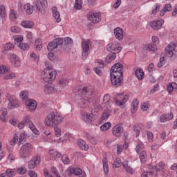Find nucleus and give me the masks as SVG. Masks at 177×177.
Masks as SVG:
<instances>
[{"mask_svg":"<svg viewBox=\"0 0 177 177\" xmlns=\"http://www.w3.org/2000/svg\"><path fill=\"white\" fill-rule=\"evenodd\" d=\"M63 122V118H62L57 113H50L45 119L44 124L47 127H57Z\"/></svg>","mask_w":177,"mask_h":177,"instance_id":"1","label":"nucleus"},{"mask_svg":"<svg viewBox=\"0 0 177 177\" xmlns=\"http://www.w3.org/2000/svg\"><path fill=\"white\" fill-rule=\"evenodd\" d=\"M32 8L37 13L44 15L48 8V1L46 0H37L33 3Z\"/></svg>","mask_w":177,"mask_h":177,"instance_id":"2","label":"nucleus"},{"mask_svg":"<svg viewBox=\"0 0 177 177\" xmlns=\"http://www.w3.org/2000/svg\"><path fill=\"white\" fill-rule=\"evenodd\" d=\"M34 147L30 143L24 144L19 150V157L20 158H28L32 153Z\"/></svg>","mask_w":177,"mask_h":177,"instance_id":"3","label":"nucleus"},{"mask_svg":"<svg viewBox=\"0 0 177 177\" xmlns=\"http://www.w3.org/2000/svg\"><path fill=\"white\" fill-rule=\"evenodd\" d=\"M56 71L44 70L41 74V82H53L56 80Z\"/></svg>","mask_w":177,"mask_h":177,"instance_id":"4","label":"nucleus"},{"mask_svg":"<svg viewBox=\"0 0 177 177\" xmlns=\"http://www.w3.org/2000/svg\"><path fill=\"white\" fill-rule=\"evenodd\" d=\"M92 45V41L89 39H82V59L83 60H86L88 56H89V48Z\"/></svg>","mask_w":177,"mask_h":177,"instance_id":"5","label":"nucleus"},{"mask_svg":"<svg viewBox=\"0 0 177 177\" xmlns=\"http://www.w3.org/2000/svg\"><path fill=\"white\" fill-rule=\"evenodd\" d=\"M111 84L113 88H120L124 84V75H110Z\"/></svg>","mask_w":177,"mask_h":177,"instance_id":"6","label":"nucleus"},{"mask_svg":"<svg viewBox=\"0 0 177 177\" xmlns=\"http://www.w3.org/2000/svg\"><path fill=\"white\" fill-rule=\"evenodd\" d=\"M176 45L174 44H169L165 48V55L170 57L171 60H176L177 57Z\"/></svg>","mask_w":177,"mask_h":177,"instance_id":"7","label":"nucleus"},{"mask_svg":"<svg viewBox=\"0 0 177 177\" xmlns=\"http://www.w3.org/2000/svg\"><path fill=\"white\" fill-rule=\"evenodd\" d=\"M124 66L120 63L115 64L111 68L110 75H124Z\"/></svg>","mask_w":177,"mask_h":177,"instance_id":"8","label":"nucleus"},{"mask_svg":"<svg viewBox=\"0 0 177 177\" xmlns=\"http://www.w3.org/2000/svg\"><path fill=\"white\" fill-rule=\"evenodd\" d=\"M93 102L91 97H86V96H80L78 100V104L81 109H86L89 107V104Z\"/></svg>","mask_w":177,"mask_h":177,"instance_id":"9","label":"nucleus"},{"mask_svg":"<svg viewBox=\"0 0 177 177\" xmlns=\"http://www.w3.org/2000/svg\"><path fill=\"white\" fill-rule=\"evenodd\" d=\"M41 164V156L35 155L32 157V159L28 162V167L29 169H34Z\"/></svg>","mask_w":177,"mask_h":177,"instance_id":"10","label":"nucleus"},{"mask_svg":"<svg viewBox=\"0 0 177 177\" xmlns=\"http://www.w3.org/2000/svg\"><path fill=\"white\" fill-rule=\"evenodd\" d=\"M106 49L109 52H112V53H120L122 50V47H121V44L119 43H110L106 46Z\"/></svg>","mask_w":177,"mask_h":177,"instance_id":"11","label":"nucleus"},{"mask_svg":"<svg viewBox=\"0 0 177 177\" xmlns=\"http://www.w3.org/2000/svg\"><path fill=\"white\" fill-rule=\"evenodd\" d=\"M88 20L94 24H97L100 21L101 16L97 12H90L88 17Z\"/></svg>","mask_w":177,"mask_h":177,"instance_id":"12","label":"nucleus"},{"mask_svg":"<svg viewBox=\"0 0 177 177\" xmlns=\"http://www.w3.org/2000/svg\"><path fill=\"white\" fill-rule=\"evenodd\" d=\"M122 132H124V128L122 127H121V124H116L112 129V133L116 138H120V136H121V133H122Z\"/></svg>","mask_w":177,"mask_h":177,"instance_id":"13","label":"nucleus"},{"mask_svg":"<svg viewBox=\"0 0 177 177\" xmlns=\"http://www.w3.org/2000/svg\"><path fill=\"white\" fill-rule=\"evenodd\" d=\"M113 32L116 39H118V41L124 39V31H122L121 28L117 27L114 29Z\"/></svg>","mask_w":177,"mask_h":177,"instance_id":"14","label":"nucleus"},{"mask_svg":"<svg viewBox=\"0 0 177 177\" xmlns=\"http://www.w3.org/2000/svg\"><path fill=\"white\" fill-rule=\"evenodd\" d=\"M27 117H28L29 120L28 122H26V124L29 127L30 129H31V131L33 132V133H35V135H38V133H39V131H38L37 127H35L34 123L31 122V116L28 115Z\"/></svg>","mask_w":177,"mask_h":177,"instance_id":"15","label":"nucleus"},{"mask_svg":"<svg viewBox=\"0 0 177 177\" xmlns=\"http://www.w3.org/2000/svg\"><path fill=\"white\" fill-rule=\"evenodd\" d=\"M62 157V153L59 151L51 149L49 151V158L51 160H55V158H60Z\"/></svg>","mask_w":177,"mask_h":177,"instance_id":"16","label":"nucleus"},{"mask_svg":"<svg viewBox=\"0 0 177 177\" xmlns=\"http://www.w3.org/2000/svg\"><path fill=\"white\" fill-rule=\"evenodd\" d=\"M52 13H53V16L55 19V20H56L57 23H60L62 21V19L60 18V12H59V11H57V7H53L52 8Z\"/></svg>","mask_w":177,"mask_h":177,"instance_id":"17","label":"nucleus"},{"mask_svg":"<svg viewBox=\"0 0 177 177\" xmlns=\"http://www.w3.org/2000/svg\"><path fill=\"white\" fill-rule=\"evenodd\" d=\"M26 106H28L29 110L34 111L37 109V101L29 99L26 102Z\"/></svg>","mask_w":177,"mask_h":177,"instance_id":"18","label":"nucleus"},{"mask_svg":"<svg viewBox=\"0 0 177 177\" xmlns=\"http://www.w3.org/2000/svg\"><path fill=\"white\" fill-rule=\"evenodd\" d=\"M16 169H8L6 171L5 173H3L0 175V177H13L16 175Z\"/></svg>","mask_w":177,"mask_h":177,"instance_id":"19","label":"nucleus"},{"mask_svg":"<svg viewBox=\"0 0 177 177\" xmlns=\"http://www.w3.org/2000/svg\"><path fill=\"white\" fill-rule=\"evenodd\" d=\"M165 163L163 162H159L156 166H151V169L154 170L155 174L160 172V171H163V169H165Z\"/></svg>","mask_w":177,"mask_h":177,"instance_id":"20","label":"nucleus"},{"mask_svg":"<svg viewBox=\"0 0 177 177\" xmlns=\"http://www.w3.org/2000/svg\"><path fill=\"white\" fill-rule=\"evenodd\" d=\"M10 60L15 67H20V60H19V57L16 54H11L10 55Z\"/></svg>","mask_w":177,"mask_h":177,"instance_id":"21","label":"nucleus"},{"mask_svg":"<svg viewBox=\"0 0 177 177\" xmlns=\"http://www.w3.org/2000/svg\"><path fill=\"white\" fill-rule=\"evenodd\" d=\"M174 118V113H170L169 114H163L160 118V122H167V121H171Z\"/></svg>","mask_w":177,"mask_h":177,"instance_id":"22","label":"nucleus"},{"mask_svg":"<svg viewBox=\"0 0 177 177\" xmlns=\"http://www.w3.org/2000/svg\"><path fill=\"white\" fill-rule=\"evenodd\" d=\"M20 106V102L19 100L16 98H12L10 100L8 103V108L9 109H15V107H19Z\"/></svg>","mask_w":177,"mask_h":177,"instance_id":"23","label":"nucleus"},{"mask_svg":"<svg viewBox=\"0 0 177 177\" xmlns=\"http://www.w3.org/2000/svg\"><path fill=\"white\" fill-rule=\"evenodd\" d=\"M129 99V96L128 95H122V101H119L117 97L114 98V102L115 104H118V106H124L125 103H127V101Z\"/></svg>","mask_w":177,"mask_h":177,"instance_id":"24","label":"nucleus"},{"mask_svg":"<svg viewBox=\"0 0 177 177\" xmlns=\"http://www.w3.org/2000/svg\"><path fill=\"white\" fill-rule=\"evenodd\" d=\"M150 171H144L141 174V177H153L156 176L157 174L154 172V169L151 168V166L149 167Z\"/></svg>","mask_w":177,"mask_h":177,"instance_id":"25","label":"nucleus"},{"mask_svg":"<svg viewBox=\"0 0 177 177\" xmlns=\"http://www.w3.org/2000/svg\"><path fill=\"white\" fill-rule=\"evenodd\" d=\"M44 89L45 93H46L47 95H50V93H53L56 92V88H55L54 86L49 84L44 85Z\"/></svg>","mask_w":177,"mask_h":177,"instance_id":"26","label":"nucleus"},{"mask_svg":"<svg viewBox=\"0 0 177 177\" xmlns=\"http://www.w3.org/2000/svg\"><path fill=\"white\" fill-rule=\"evenodd\" d=\"M150 24H151V28L153 30H160V28H161V27L162 26V24L160 21H151Z\"/></svg>","mask_w":177,"mask_h":177,"instance_id":"27","label":"nucleus"},{"mask_svg":"<svg viewBox=\"0 0 177 177\" xmlns=\"http://www.w3.org/2000/svg\"><path fill=\"white\" fill-rule=\"evenodd\" d=\"M77 143L82 150L86 151L89 149V147L88 146V145H86V142H85L84 140L80 139L77 140Z\"/></svg>","mask_w":177,"mask_h":177,"instance_id":"28","label":"nucleus"},{"mask_svg":"<svg viewBox=\"0 0 177 177\" xmlns=\"http://www.w3.org/2000/svg\"><path fill=\"white\" fill-rule=\"evenodd\" d=\"M171 10H172V6L169 3L165 4L164 8L160 12V16H164L166 12H171Z\"/></svg>","mask_w":177,"mask_h":177,"instance_id":"29","label":"nucleus"},{"mask_svg":"<svg viewBox=\"0 0 177 177\" xmlns=\"http://www.w3.org/2000/svg\"><path fill=\"white\" fill-rule=\"evenodd\" d=\"M138 106H139V101H138L137 99L133 100L131 103V110L132 114H135V113L138 111Z\"/></svg>","mask_w":177,"mask_h":177,"instance_id":"30","label":"nucleus"},{"mask_svg":"<svg viewBox=\"0 0 177 177\" xmlns=\"http://www.w3.org/2000/svg\"><path fill=\"white\" fill-rule=\"evenodd\" d=\"M102 164L104 172L106 175H107V174H109V160H107V158H103Z\"/></svg>","mask_w":177,"mask_h":177,"instance_id":"31","label":"nucleus"},{"mask_svg":"<svg viewBox=\"0 0 177 177\" xmlns=\"http://www.w3.org/2000/svg\"><path fill=\"white\" fill-rule=\"evenodd\" d=\"M24 9L28 15H32V12H34V8L30 3L25 4L24 6Z\"/></svg>","mask_w":177,"mask_h":177,"instance_id":"32","label":"nucleus"},{"mask_svg":"<svg viewBox=\"0 0 177 177\" xmlns=\"http://www.w3.org/2000/svg\"><path fill=\"white\" fill-rule=\"evenodd\" d=\"M21 26L24 28H32L34 26V23L32 21H22Z\"/></svg>","mask_w":177,"mask_h":177,"instance_id":"33","label":"nucleus"},{"mask_svg":"<svg viewBox=\"0 0 177 177\" xmlns=\"http://www.w3.org/2000/svg\"><path fill=\"white\" fill-rule=\"evenodd\" d=\"M2 113L0 115V120L3 122H8V118H6V115H8V109H3L1 110Z\"/></svg>","mask_w":177,"mask_h":177,"instance_id":"34","label":"nucleus"},{"mask_svg":"<svg viewBox=\"0 0 177 177\" xmlns=\"http://www.w3.org/2000/svg\"><path fill=\"white\" fill-rule=\"evenodd\" d=\"M147 50H150V52H156L157 50V44L155 43H150L145 46Z\"/></svg>","mask_w":177,"mask_h":177,"instance_id":"35","label":"nucleus"},{"mask_svg":"<svg viewBox=\"0 0 177 177\" xmlns=\"http://www.w3.org/2000/svg\"><path fill=\"white\" fill-rule=\"evenodd\" d=\"M70 174H73L74 175H76V176H78L82 174V169L81 168H71L69 169Z\"/></svg>","mask_w":177,"mask_h":177,"instance_id":"36","label":"nucleus"},{"mask_svg":"<svg viewBox=\"0 0 177 177\" xmlns=\"http://www.w3.org/2000/svg\"><path fill=\"white\" fill-rule=\"evenodd\" d=\"M82 118L85 122H92V120L93 119L92 115L89 113H83L82 115Z\"/></svg>","mask_w":177,"mask_h":177,"instance_id":"37","label":"nucleus"},{"mask_svg":"<svg viewBox=\"0 0 177 177\" xmlns=\"http://www.w3.org/2000/svg\"><path fill=\"white\" fill-rule=\"evenodd\" d=\"M116 57H117V54H115V53L109 54L106 57V62L111 63V62H113V60H115Z\"/></svg>","mask_w":177,"mask_h":177,"instance_id":"38","label":"nucleus"},{"mask_svg":"<svg viewBox=\"0 0 177 177\" xmlns=\"http://www.w3.org/2000/svg\"><path fill=\"white\" fill-rule=\"evenodd\" d=\"M29 119L28 116H26L24 120L18 124V128L19 129H23L26 125H27V122H28Z\"/></svg>","mask_w":177,"mask_h":177,"instance_id":"39","label":"nucleus"},{"mask_svg":"<svg viewBox=\"0 0 177 177\" xmlns=\"http://www.w3.org/2000/svg\"><path fill=\"white\" fill-rule=\"evenodd\" d=\"M136 76L138 80H143L145 77V72L142 69H137L135 72Z\"/></svg>","mask_w":177,"mask_h":177,"instance_id":"40","label":"nucleus"},{"mask_svg":"<svg viewBox=\"0 0 177 177\" xmlns=\"http://www.w3.org/2000/svg\"><path fill=\"white\" fill-rule=\"evenodd\" d=\"M35 46L37 50H41L42 49V39L39 38L36 39Z\"/></svg>","mask_w":177,"mask_h":177,"instance_id":"41","label":"nucleus"},{"mask_svg":"<svg viewBox=\"0 0 177 177\" xmlns=\"http://www.w3.org/2000/svg\"><path fill=\"white\" fill-rule=\"evenodd\" d=\"M56 48H57V44H56L54 41H50L47 46V49L49 52H52V50L56 49Z\"/></svg>","mask_w":177,"mask_h":177,"instance_id":"42","label":"nucleus"},{"mask_svg":"<svg viewBox=\"0 0 177 177\" xmlns=\"http://www.w3.org/2000/svg\"><path fill=\"white\" fill-rule=\"evenodd\" d=\"M111 127V123L107 122L100 127V130L103 131H108V129H110Z\"/></svg>","mask_w":177,"mask_h":177,"instance_id":"43","label":"nucleus"},{"mask_svg":"<svg viewBox=\"0 0 177 177\" xmlns=\"http://www.w3.org/2000/svg\"><path fill=\"white\" fill-rule=\"evenodd\" d=\"M147 157V153H146V151H142L140 152V160L141 162H146Z\"/></svg>","mask_w":177,"mask_h":177,"instance_id":"44","label":"nucleus"},{"mask_svg":"<svg viewBox=\"0 0 177 177\" xmlns=\"http://www.w3.org/2000/svg\"><path fill=\"white\" fill-rule=\"evenodd\" d=\"M15 77H16V75L15 74V73H6L3 76V80H13Z\"/></svg>","mask_w":177,"mask_h":177,"instance_id":"45","label":"nucleus"},{"mask_svg":"<svg viewBox=\"0 0 177 177\" xmlns=\"http://www.w3.org/2000/svg\"><path fill=\"white\" fill-rule=\"evenodd\" d=\"M123 168H124L128 174H131V175L133 174V169L128 165V163H123Z\"/></svg>","mask_w":177,"mask_h":177,"instance_id":"46","label":"nucleus"},{"mask_svg":"<svg viewBox=\"0 0 177 177\" xmlns=\"http://www.w3.org/2000/svg\"><path fill=\"white\" fill-rule=\"evenodd\" d=\"M15 48V44L7 43L3 46V50H12Z\"/></svg>","mask_w":177,"mask_h":177,"instance_id":"47","label":"nucleus"},{"mask_svg":"<svg viewBox=\"0 0 177 177\" xmlns=\"http://www.w3.org/2000/svg\"><path fill=\"white\" fill-rule=\"evenodd\" d=\"M82 0H75V8L78 10L82 9Z\"/></svg>","mask_w":177,"mask_h":177,"instance_id":"48","label":"nucleus"},{"mask_svg":"<svg viewBox=\"0 0 177 177\" xmlns=\"http://www.w3.org/2000/svg\"><path fill=\"white\" fill-rule=\"evenodd\" d=\"M133 131L136 133V138L139 136L140 134V131H142V128L139 127V124H136L133 127Z\"/></svg>","mask_w":177,"mask_h":177,"instance_id":"49","label":"nucleus"},{"mask_svg":"<svg viewBox=\"0 0 177 177\" xmlns=\"http://www.w3.org/2000/svg\"><path fill=\"white\" fill-rule=\"evenodd\" d=\"M10 20H15V19H17V14L16 13V11H15V10H10Z\"/></svg>","mask_w":177,"mask_h":177,"instance_id":"50","label":"nucleus"},{"mask_svg":"<svg viewBox=\"0 0 177 177\" xmlns=\"http://www.w3.org/2000/svg\"><path fill=\"white\" fill-rule=\"evenodd\" d=\"M113 168H119V167H121V159H120V158H117L113 162Z\"/></svg>","mask_w":177,"mask_h":177,"instance_id":"51","label":"nucleus"},{"mask_svg":"<svg viewBox=\"0 0 177 177\" xmlns=\"http://www.w3.org/2000/svg\"><path fill=\"white\" fill-rule=\"evenodd\" d=\"M19 48L21 50H28L30 49V46L27 43H22L19 44Z\"/></svg>","mask_w":177,"mask_h":177,"instance_id":"52","label":"nucleus"},{"mask_svg":"<svg viewBox=\"0 0 177 177\" xmlns=\"http://www.w3.org/2000/svg\"><path fill=\"white\" fill-rule=\"evenodd\" d=\"M154 6H155V8L152 10V12H151L152 15H156L161 8V6L158 3H156Z\"/></svg>","mask_w":177,"mask_h":177,"instance_id":"53","label":"nucleus"},{"mask_svg":"<svg viewBox=\"0 0 177 177\" xmlns=\"http://www.w3.org/2000/svg\"><path fill=\"white\" fill-rule=\"evenodd\" d=\"M73 43V39L70 37H65L64 39V44L67 46V45H71Z\"/></svg>","mask_w":177,"mask_h":177,"instance_id":"54","label":"nucleus"},{"mask_svg":"<svg viewBox=\"0 0 177 177\" xmlns=\"http://www.w3.org/2000/svg\"><path fill=\"white\" fill-rule=\"evenodd\" d=\"M150 107V105H149V102H144L142 103V106H141V109L143 111H147V110H149Z\"/></svg>","mask_w":177,"mask_h":177,"instance_id":"55","label":"nucleus"},{"mask_svg":"<svg viewBox=\"0 0 177 177\" xmlns=\"http://www.w3.org/2000/svg\"><path fill=\"white\" fill-rule=\"evenodd\" d=\"M17 172L19 174V175H24L27 172V168L26 167H20L17 169Z\"/></svg>","mask_w":177,"mask_h":177,"instance_id":"56","label":"nucleus"},{"mask_svg":"<svg viewBox=\"0 0 177 177\" xmlns=\"http://www.w3.org/2000/svg\"><path fill=\"white\" fill-rule=\"evenodd\" d=\"M62 161L63 162V163L65 165H67L68 164H70V158H68V157L66 156H63L62 157Z\"/></svg>","mask_w":177,"mask_h":177,"instance_id":"57","label":"nucleus"},{"mask_svg":"<svg viewBox=\"0 0 177 177\" xmlns=\"http://www.w3.org/2000/svg\"><path fill=\"white\" fill-rule=\"evenodd\" d=\"M54 131H55V136H57V138H59V136L62 135V130L59 129V127L55 126L54 128Z\"/></svg>","mask_w":177,"mask_h":177,"instance_id":"58","label":"nucleus"},{"mask_svg":"<svg viewBox=\"0 0 177 177\" xmlns=\"http://www.w3.org/2000/svg\"><path fill=\"white\" fill-rule=\"evenodd\" d=\"M144 148H145V147L143 146V143L139 142V143L137 145L136 148V152H137V153H140V151L141 150H143Z\"/></svg>","mask_w":177,"mask_h":177,"instance_id":"59","label":"nucleus"},{"mask_svg":"<svg viewBox=\"0 0 177 177\" xmlns=\"http://www.w3.org/2000/svg\"><path fill=\"white\" fill-rule=\"evenodd\" d=\"M165 63V58L164 57H161L160 58V62L158 64V68H161L162 66H164V64Z\"/></svg>","mask_w":177,"mask_h":177,"instance_id":"60","label":"nucleus"},{"mask_svg":"<svg viewBox=\"0 0 177 177\" xmlns=\"http://www.w3.org/2000/svg\"><path fill=\"white\" fill-rule=\"evenodd\" d=\"M110 117V111H104L102 116V120H107Z\"/></svg>","mask_w":177,"mask_h":177,"instance_id":"61","label":"nucleus"},{"mask_svg":"<svg viewBox=\"0 0 177 177\" xmlns=\"http://www.w3.org/2000/svg\"><path fill=\"white\" fill-rule=\"evenodd\" d=\"M55 44H56L57 46H59V45H63L64 44V39L63 38H58L54 41Z\"/></svg>","mask_w":177,"mask_h":177,"instance_id":"62","label":"nucleus"},{"mask_svg":"<svg viewBox=\"0 0 177 177\" xmlns=\"http://www.w3.org/2000/svg\"><path fill=\"white\" fill-rule=\"evenodd\" d=\"M109 102H110V95L105 94L103 97V102L102 103H107L109 104Z\"/></svg>","mask_w":177,"mask_h":177,"instance_id":"63","label":"nucleus"},{"mask_svg":"<svg viewBox=\"0 0 177 177\" xmlns=\"http://www.w3.org/2000/svg\"><path fill=\"white\" fill-rule=\"evenodd\" d=\"M5 6L1 5L0 6V15L1 17H5Z\"/></svg>","mask_w":177,"mask_h":177,"instance_id":"64","label":"nucleus"}]
</instances>
